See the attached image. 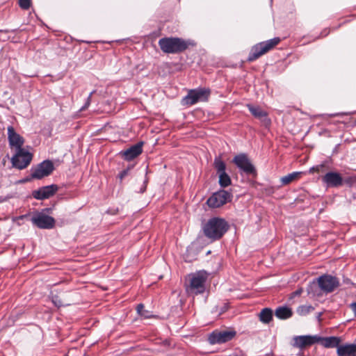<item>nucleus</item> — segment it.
<instances>
[{
  "mask_svg": "<svg viewBox=\"0 0 356 356\" xmlns=\"http://www.w3.org/2000/svg\"><path fill=\"white\" fill-rule=\"evenodd\" d=\"M7 131L9 145L10 147H15L16 150L11 158L12 165L17 169L23 170L31 163L33 154L23 148L24 139L15 131L13 127H8Z\"/></svg>",
  "mask_w": 356,
  "mask_h": 356,
  "instance_id": "1",
  "label": "nucleus"
},
{
  "mask_svg": "<svg viewBox=\"0 0 356 356\" xmlns=\"http://www.w3.org/2000/svg\"><path fill=\"white\" fill-rule=\"evenodd\" d=\"M228 222L223 218L213 217L202 225L204 235L211 241L220 239L229 229Z\"/></svg>",
  "mask_w": 356,
  "mask_h": 356,
  "instance_id": "2",
  "label": "nucleus"
},
{
  "mask_svg": "<svg viewBox=\"0 0 356 356\" xmlns=\"http://www.w3.org/2000/svg\"><path fill=\"white\" fill-rule=\"evenodd\" d=\"M191 44L190 41L180 38H163L159 40L161 49L166 54H178L184 51Z\"/></svg>",
  "mask_w": 356,
  "mask_h": 356,
  "instance_id": "3",
  "label": "nucleus"
},
{
  "mask_svg": "<svg viewBox=\"0 0 356 356\" xmlns=\"http://www.w3.org/2000/svg\"><path fill=\"white\" fill-rule=\"evenodd\" d=\"M207 280V273L205 271H198L188 275L189 283L186 290L189 295L202 294L205 291V283Z\"/></svg>",
  "mask_w": 356,
  "mask_h": 356,
  "instance_id": "4",
  "label": "nucleus"
},
{
  "mask_svg": "<svg viewBox=\"0 0 356 356\" xmlns=\"http://www.w3.org/2000/svg\"><path fill=\"white\" fill-rule=\"evenodd\" d=\"M211 94L209 88L199 87L195 89H191L188 94L181 99L183 106H192L200 102H207Z\"/></svg>",
  "mask_w": 356,
  "mask_h": 356,
  "instance_id": "5",
  "label": "nucleus"
},
{
  "mask_svg": "<svg viewBox=\"0 0 356 356\" xmlns=\"http://www.w3.org/2000/svg\"><path fill=\"white\" fill-rule=\"evenodd\" d=\"M280 41V38L276 37L273 39L264 41L254 45L249 53L248 60L249 62H252L257 60L261 56L266 54V52L272 49L274 47H275L277 44H278Z\"/></svg>",
  "mask_w": 356,
  "mask_h": 356,
  "instance_id": "6",
  "label": "nucleus"
},
{
  "mask_svg": "<svg viewBox=\"0 0 356 356\" xmlns=\"http://www.w3.org/2000/svg\"><path fill=\"white\" fill-rule=\"evenodd\" d=\"M232 162L238 168L241 175H245L255 178L257 175L256 168L252 164L248 155L245 153H241L236 155Z\"/></svg>",
  "mask_w": 356,
  "mask_h": 356,
  "instance_id": "7",
  "label": "nucleus"
},
{
  "mask_svg": "<svg viewBox=\"0 0 356 356\" xmlns=\"http://www.w3.org/2000/svg\"><path fill=\"white\" fill-rule=\"evenodd\" d=\"M213 167L218 175V184L221 188H226L232 184L230 176L226 172V163L220 156H216L213 160Z\"/></svg>",
  "mask_w": 356,
  "mask_h": 356,
  "instance_id": "8",
  "label": "nucleus"
},
{
  "mask_svg": "<svg viewBox=\"0 0 356 356\" xmlns=\"http://www.w3.org/2000/svg\"><path fill=\"white\" fill-rule=\"evenodd\" d=\"M54 170V163L50 160H44L36 165H33L30 172L32 173V178L41 179L50 175Z\"/></svg>",
  "mask_w": 356,
  "mask_h": 356,
  "instance_id": "9",
  "label": "nucleus"
},
{
  "mask_svg": "<svg viewBox=\"0 0 356 356\" xmlns=\"http://www.w3.org/2000/svg\"><path fill=\"white\" fill-rule=\"evenodd\" d=\"M232 197L233 195L230 192L221 189L209 197L207 204L210 208H218L227 202H231Z\"/></svg>",
  "mask_w": 356,
  "mask_h": 356,
  "instance_id": "10",
  "label": "nucleus"
},
{
  "mask_svg": "<svg viewBox=\"0 0 356 356\" xmlns=\"http://www.w3.org/2000/svg\"><path fill=\"white\" fill-rule=\"evenodd\" d=\"M31 221L39 229H51L55 227V219L42 212H36L33 215Z\"/></svg>",
  "mask_w": 356,
  "mask_h": 356,
  "instance_id": "11",
  "label": "nucleus"
},
{
  "mask_svg": "<svg viewBox=\"0 0 356 356\" xmlns=\"http://www.w3.org/2000/svg\"><path fill=\"white\" fill-rule=\"evenodd\" d=\"M234 330H218L213 331L208 337L210 344H221L231 341L236 336Z\"/></svg>",
  "mask_w": 356,
  "mask_h": 356,
  "instance_id": "12",
  "label": "nucleus"
},
{
  "mask_svg": "<svg viewBox=\"0 0 356 356\" xmlns=\"http://www.w3.org/2000/svg\"><path fill=\"white\" fill-rule=\"evenodd\" d=\"M320 290L325 293H330L339 286V281L337 277L329 274H324L318 277Z\"/></svg>",
  "mask_w": 356,
  "mask_h": 356,
  "instance_id": "13",
  "label": "nucleus"
},
{
  "mask_svg": "<svg viewBox=\"0 0 356 356\" xmlns=\"http://www.w3.org/2000/svg\"><path fill=\"white\" fill-rule=\"evenodd\" d=\"M321 180L327 188H339L341 186L344 182L341 175L334 171L326 172L322 177Z\"/></svg>",
  "mask_w": 356,
  "mask_h": 356,
  "instance_id": "14",
  "label": "nucleus"
},
{
  "mask_svg": "<svg viewBox=\"0 0 356 356\" xmlns=\"http://www.w3.org/2000/svg\"><path fill=\"white\" fill-rule=\"evenodd\" d=\"M319 336L318 335H300L295 336L293 338L292 346L295 348H304L307 346H310L316 343L319 342Z\"/></svg>",
  "mask_w": 356,
  "mask_h": 356,
  "instance_id": "15",
  "label": "nucleus"
},
{
  "mask_svg": "<svg viewBox=\"0 0 356 356\" xmlns=\"http://www.w3.org/2000/svg\"><path fill=\"white\" fill-rule=\"evenodd\" d=\"M58 188L56 184L42 186L38 190L33 191L32 195L36 200H43L53 196L58 191Z\"/></svg>",
  "mask_w": 356,
  "mask_h": 356,
  "instance_id": "16",
  "label": "nucleus"
},
{
  "mask_svg": "<svg viewBox=\"0 0 356 356\" xmlns=\"http://www.w3.org/2000/svg\"><path fill=\"white\" fill-rule=\"evenodd\" d=\"M247 107L251 114L255 118L259 119L262 124L268 127L271 124V120L268 118V113L261 109L259 106H254L252 104H247Z\"/></svg>",
  "mask_w": 356,
  "mask_h": 356,
  "instance_id": "17",
  "label": "nucleus"
},
{
  "mask_svg": "<svg viewBox=\"0 0 356 356\" xmlns=\"http://www.w3.org/2000/svg\"><path fill=\"white\" fill-rule=\"evenodd\" d=\"M144 143L140 141L136 144L131 146L125 151L120 152L124 160L130 161L137 156H138L143 152V146Z\"/></svg>",
  "mask_w": 356,
  "mask_h": 356,
  "instance_id": "18",
  "label": "nucleus"
},
{
  "mask_svg": "<svg viewBox=\"0 0 356 356\" xmlns=\"http://www.w3.org/2000/svg\"><path fill=\"white\" fill-rule=\"evenodd\" d=\"M337 354V356H356V343L340 344Z\"/></svg>",
  "mask_w": 356,
  "mask_h": 356,
  "instance_id": "19",
  "label": "nucleus"
},
{
  "mask_svg": "<svg viewBox=\"0 0 356 356\" xmlns=\"http://www.w3.org/2000/svg\"><path fill=\"white\" fill-rule=\"evenodd\" d=\"M319 342H321V344L327 348H337V349L341 341V338L339 337H322L319 336Z\"/></svg>",
  "mask_w": 356,
  "mask_h": 356,
  "instance_id": "20",
  "label": "nucleus"
},
{
  "mask_svg": "<svg viewBox=\"0 0 356 356\" xmlns=\"http://www.w3.org/2000/svg\"><path fill=\"white\" fill-rule=\"evenodd\" d=\"M275 315L279 319L285 320L292 316L293 312L291 308L286 306H280L276 308Z\"/></svg>",
  "mask_w": 356,
  "mask_h": 356,
  "instance_id": "21",
  "label": "nucleus"
},
{
  "mask_svg": "<svg viewBox=\"0 0 356 356\" xmlns=\"http://www.w3.org/2000/svg\"><path fill=\"white\" fill-rule=\"evenodd\" d=\"M307 291L308 295L313 297L319 296L321 295L320 285L318 278L309 282L307 287Z\"/></svg>",
  "mask_w": 356,
  "mask_h": 356,
  "instance_id": "22",
  "label": "nucleus"
},
{
  "mask_svg": "<svg viewBox=\"0 0 356 356\" xmlns=\"http://www.w3.org/2000/svg\"><path fill=\"white\" fill-rule=\"evenodd\" d=\"M259 321L265 324L269 323L273 317V312L270 308L265 307L262 309L259 315Z\"/></svg>",
  "mask_w": 356,
  "mask_h": 356,
  "instance_id": "23",
  "label": "nucleus"
},
{
  "mask_svg": "<svg viewBox=\"0 0 356 356\" xmlns=\"http://www.w3.org/2000/svg\"><path fill=\"white\" fill-rule=\"evenodd\" d=\"M301 172H293L292 173L288 174L287 175L281 178V182L283 185L289 184L294 179L298 178Z\"/></svg>",
  "mask_w": 356,
  "mask_h": 356,
  "instance_id": "24",
  "label": "nucleus"
},
{
  "mask_svg": "<svg viewBox=\"0 0 356 356\" xmlns=\"http://www.w3.org/2000/svg\"><path fill=\"white\" fill-rule=\"evenodd\" d=\"M229 309V303L223 302L222 305H216L211 310L212 314L220 316L227 312Z\"/></svg>",
  "mask_w": 356,
  "mask_h": 356,
  "instance_id": "25",
  "label": "nucleus"
},
{
  "mask_svg": "<svg viewBox=\"0 0 356 356\" xmlns=\"http://www.w3.org/2000/svg\"><path fill=\"white\" fill-rule=\"evenodd\" d=\"M314 309L312 305H303L297 308L296 312L300 316H306Z\"/></svg>",
  "mask_w": 356,
  "mask_h": 356,
  "instance_id": "26",
  "label": "nucleus"
},
{
  "mask_svg": "<svg viewBox=\"0 0 356 356\" xmlns=\"http://www.w3.org/2000/svg\"><path fill=\"white\" fill-rule=\"evenodd\" d=\"M144 305L140 303L136 307V311L138 315L145 318H149L152 316L151 312L144 309Z\"/></svg>",
  "mask_w": 356,
  "mask_h": 356,
  "instance_id": "27",
  "label": "nucleus"
},
{
  "mask_svg": "<svg viewBox=\"0 0 356 356\" xmlns=\"http://www.w3.org/2000/svg\"><path fill=\"white\" fill-rule=\"evenodd\" d=\"M134 168V165H130L127 168L122 170L118 175V178L122 181L127 176H128L129 171Z\"/></svg>",
  "mask_w": 356,
  "mask_h": 356,
  "instance_id": "28",
  "label": "nucleus"
},
{
  "mask_svg": "<svg viewBox=\"0 0 356 356\" xmlns=\"http://www.w3.org/2000/svg\"><path fill=\"white\" fill-rule=\"evenodd\" d=\"M51 300L54 306H56L58 308L64 306L60 298L57 295H51Z\"/></svg>",
  "mask_w": 356,
  "mask_h": 356,
  "instance_id": "29",
  "label": "nucleus"
},
{
  "mask_svg": "<svg viewBox=\"0 0 356 356\" xmlns=\"http://www.w3.org/2000/svg\"><path fill=\"white\" fill-rule=\"evenodd\" d=\"M326 165L325 163H321L319 165H316L315 166H313L309 169L310 172H322L324 171V169L325 168Z\"/></svg>",
  "mask_w": 356,
  "mask_h": 356,
  "instance_id": "30",
  "label": "nucleus"
},
{
  "mask_svg": "<svg viewBox=\"0 0 356 356\" xmlns=\"http://www.w3.org/2000/svg\"><path fill=\"white\" fill-rule=\"evenodd\" d=\"M19 6L22 9L28 10L31 4V0H19Z\"/></svg>",
  "mask_w": 356,
  "mask_h": 356,
  "instance_id": "31",
  "label": "nucleus"
},
{
  "mask_svg": "<svg viewBox=\"0 0 356 356\" xmlns=\"http://www.w3.org/2000/svg\"><path fill=\"white\" fill-rule=\"evenodd\" d=\"M95 92V90H93V91H92V92L89 94V95H88V98L86 99V102H85L84 105H83V106L80 108V111H85L86 109H87V108L89 107V106H90V103H91V97H92V95Z\"/></svg>",
  "mask_w": 356,
  "mask_h": 356,
  "instance_id": "32",
  "label": "nucleus"
},
{
  "mask_svg": "<svg viewBox=\"0 0 356 356\" xmlns=\"http://www.w3.org/2000/svg\"><path fill=\"white\" fill-rule=\"evenodd\" d=\"M33 179H35L34 178H32V173L31 172L30 175L19 180V183L20 184H24V183H26V182H29V181H31V180Z\"/></svg>",
  "mask_w": 356,
  "mask_h": 356,
  "instance_id": "33",
  "label": "nucleus"
},
{
  "mask_svg": "<svg viewBox=\"0 0 356 356\" xmlns=\"http://www.w3.org/2000/svg\"><path fill=\"white\" fill-rule=\"evenodd\" d=\"M302 293V289H301V288L298 289L296 291H295L294 292H293L292 296L296 297V296H300Z\"/></svg>",
  "mask_w": 356,
  "mask_h": 356,
  "instance_id": "34",
  "label": "nucleus"
},
{
  "mask_svg": "<svg viewBox=\"0 0 356 356\" xmlns=\"http://www.w3.org/2000/svg\"><path fill=\"white\" fill-rule=\"evenodd\" d=\"M350 307L353 312L355 316H356V302H352L350 305Z\"/></svg>",
  "mask_w": 356,
  "mask_h": 356,
  "instance_id": "35",
  "label": "nucleus"
},
{
  "mask_svg": "<svg viewBox=\"0 0 356 356\" xmlns=\"http://www.w3.org/2000/svg\"><path fill=\"white\" fill-rule=\"evenodd\" d=\"M147 182V180L145 179L144 181V186L140 188V193H144L145 191Z\"/></svg>",
  "mask_w": 356,
  "mask_h": 356,
  "instance_id": "36",
  "label": "nucleus"
},
{
  "mask_svg": "<svg viewBox=\"0 0 356 356\" xmlns=\"http://www.w3.org/2000/svg\"><path fill=\"white\" fill-rule=\"evenodd\" d=\"M343 282L346 284H352L351 280L348 278L344 279Z\"/></svg>",
  "mask_w": 356,
  "mask_h": 356,
  "instance_id": "37",
  "label": "nucleus"
},
{
  "mask_svg": "<svg viewBox=\"0 0 356 356\" xmlns=\"http://www.w3.org/2000/svg\"><path fill=\"white\" fill-rule=\"evenodd\" d=\"M343 115V113H334V114H331L330 116H338V115Z\"/></svg>",
  "mask_w": 356,
  "mask_h": 356,
  "instance_id": "38",
  "label": "nucleus"
},
{
  "mask_svg": "<svg viewBox=\"0 0 356 356\" xmlns=\"http://www.w3.org/2000/svg\"><path fill=\"white\" fill-rule=\"evenodd\" d=\"M3 201H5V199L2 197H0V203L3 202Z\"/></svg>",
  "mask_w": 356,
  "mask_h": 356,
  "instance_id": "39",
  "label": "nucleus"
},
{
  "mask_svg": "<svg viewBox=\"0 0 356 356\" xmlns=\"http://www.w3.org/2000/svg\"><path fill=\"white\" fill-rule=\"evenodd\" d=\"M270 2L272 3V2H273V0H270Z\"/></svg>",
  "mask_w": 356,
  "mask_h": 356,
  "instance_id": "40",
  "label": "nucleus"
}]
</instances>
